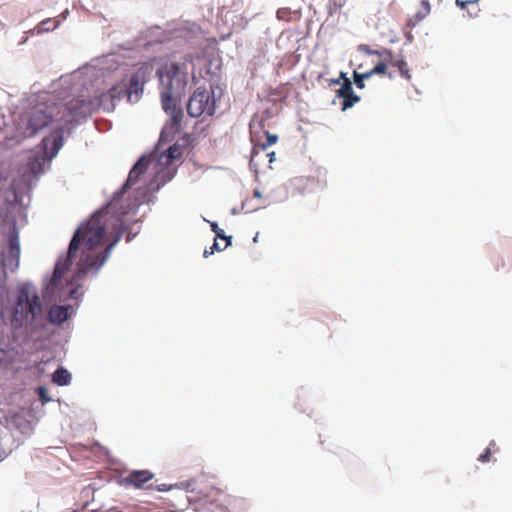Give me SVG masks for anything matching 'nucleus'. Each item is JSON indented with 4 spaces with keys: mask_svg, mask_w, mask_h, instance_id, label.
<instances>
[{
    "mask_svg": "<svg viewBox=\"0 0 512 512\" xmlns=\"http://www.w3.org/2000/svg\"><path fill=\"white\" fill-rule=\"evenodd\" d=\"M16 313L25 320H35L42 314V304L35 291L29 287H22L17 296Z\"/></svg>",
    "mask_w": 512,
    "mask_h": 512,
    "instance_id": "423d86ee",
    "label": "nucleus"
},
{
    "mask_svg": "<svg viewBox=\"0 0 512 512\" xmlns=\"http://www.w3.org/2000/svg\"><path fill=\"white\" fill-rule=\"evenodd\" d=\"M210 249L214 252L215 250L221 251V250H224L225 248H224V247H223V248H220V247H219V245H218V243L215 241V242L213 243V245L210 247Z\"/></svg>",
    "mask_w": 512,
    "mask_h": 512,
    "instance_id": "f704fd0d",
    "label": "nucleus"
},
{
    "mask_svg": "<svg viewBox=\"0 0 512 512\" xmlns=\"http://www.w3.org/2000/svg\"><path fill=\"white\" fill-rule=\"evenodd\" d=\"M37 391H38V395H39V398L42 401V403H46L51 400L50 397H48V395H47V390L45 387H39Z\"/></svg>",
    "mask_w": 512,
    "mask_h": 512,
    "instance_id": "2f4dec72",
    "label": "nucleus"
},
{
    "mask_svg": "<svg viewBox=\"0 0 512 512\" xmlns=\"http://www.w3.org/2000/svg\"><path fill=\"white\" fill-rule=\"evenodd\" d=\"M68 111L71 121L86 118L97 110L94 100L74 99L68 103Z\"/></svg>",
    "mask_w": 512,
    "mask_h": 512,
    "instance_id": "1a4fd4ad",
    "label": "nucleus"
},
{
    "mask_svg": "<svg viewBox=\"0 0 512 512\" xmlns=\"http://www.w3.org/2000/svg\"><path fill=\"white\" fill-rule=\"evenodd\" d=\"M266 142L263 143H254L252 154H251V162L257 160V158L263 154L267 148L277 142L278 137L276 135H271L268 132H265Z\"/></svg>",
    "mask_w": 512,
    "mask_h": 512,
    "instance_id": "4468645a",
    "label": "nucleus"
},
{
    "mask_svg": "<svg viewBox=\"0 0 512 512\" xmlns=\"http://www.w3.org/2000/svg\"><path fill=\"white\" fill-rule=\"evenodd\" d=\"M262 158H267L268 163L271 164L275 159V152H266L265 151L254 162H257V161L261 160Z\"/></svg>",
    "mask_w": 512,
    "mask_h": 512,
    "instance_id": "473e14b6",
    "label": "nucleus"
},
{
    "mask_svg": "<svg viewBox=\"0 0 512 512\" xmlns=\"http://www.w3.org/2000/svg\"><path fill=\"white\" fill-rule=\"evenodd\" d=\"M41 144L43 152L31 157L28 161V168L35 176L41 174L45 163L56 156L63 144V137L60 134L51 135L44 138Z\"/></svg>",
    "mask_w": 512,
    "mask_h": 512,
    "instance_id": "39448f33",
    "label": "nucleus"
},
{
    "mask_svg": "<svg viewBox=\"0 0 512 512\" xmlns=\"http://www.w3.org/2000/svg\"><path fill=\"white\" fill-rule=\"evenodd\" d=\"M20 263V243L19 236L16 229H13L8 236V251L4 257V264L10 268L11 271L18 269Z\"/></svg>",
    "mask_w": 512,
    "mask_h": 512,
    "instance_id": "9d476101",
    "label": "nucleus"
},
{
    "mask_svg": "<svg viewBox=\"0 0 512 512\" xmlns=\"http://www.w3.org/2000/svg\"><path fill=\"white\" fill-rule=\"evenodd\" d=\"M354 83L359 89H363L365 87L364 80L369 79L371 76L368 72L366 73H358L354 71L353 73Z\"/></svg>",
    "mask_w": 512,
    "mask_h": 512,
    "instance_id": "a878e982",
    "label": "nucleus"
},
{
    "mask_svg": "<svg viewBox=\"0 0 512 512\" xmlns=\"http://www.w3.org/2000/svg\"><path fill=\"white\" fill-rule=\"evenodd\" d=\"M494 446H495V442L492 441L489 444V446L487 447V449L485 450V452L478 457V461H480L482 463L489 462L491 454H492V447H494Z\"/></svg>",
    "mask_w": 512,
    "mask_h": 512,
    "instance_id": "c85d7f7f",
    "label": "nucleus"
},
{
    "mask_svg": "<svg viewBox=\"0 0 512 512\" xmlns=\"http://www.w3.org/2000/svg\"><path fill=\"white\" fill-rule=\"evenodd\" d=\"M52 380L59 386L68 385L71 381V374L68 370L60 367L52 375Z\"/></svg>",
    "mask_w": 512,
    "mask_h": 512,
    "instance_id": "f3484780",
    "label": "nucleus"
},
{
    "mask_svg": "<svg viewBox=\"0 0 512 512\" xmlns=\"http://www.w3.org/2000/svg\"><path fill=\"white\" fill-rule=\"evenodd\" d=\"M72 307L70 305H53L48 311V321L52 324L60 325L70 318Z\"/></svg>",
    "mask_w": 512,
    "mask_h": 512,
    "instance_id": "f8f14e48",
    "label": "nucleus"
},
{
    "mask_svg": "<svg viewBox=\"0 0 512 512\" xmlns=\"http://www.w3.org/2000/svg\"><path fill=\"white\" fill-rule=\"evenodd\" d=\"M237 502L236 498H233L226 493L216 488H210L208 493L203 499L197 501L195 510L197 512H223L232 511L235 512L234 503Z\"/></svg>",
    "mask_w": 512,
    "mask_h": 512,
    "instance_id": "20e7f679",
    "label": "nucleus"
},
{
    "mask_svg": "<svg viewBox=\"0 0 512 512\" xmlns=\"http://www.w3.org/2000/svg\"><path fill=\"white\" fill-rule=\"evenodd\" d=\"M150 163V160L147 159L146 157H141L136 163L135 165L133 166V168L135 169V171L139 172L140 175H142L143 173L146 172V170L148 169V165Z\"/></svg>",
    "mask_w": 512,
    "mask_h": 512,
    "instance_id": "cd10ccee",
    "label": "nucleus"
},
{
    "mask_svg": "<svg viewBox=\"0 0 512 512\" xmlns=\"http://www.w3.org/2000/svg\"><path fill=\"white\" fill-rule=\"evenodd\" d=\"M380 57L382 58V60L373 69L368 71V73L370 74V76H372L374 74H379V75L387 74L390 79L393 78V74L387 72L388 64L392 62V53L389 56H380Z\"/></svg>",
    "mask_w": 512,
    "mask_h": 512,
    "instance_id": "dca6fc26",
    "label": "nucleus"
},
{
    "mask_svg": "<svg viewBox=\"0 0 512 512\" xmlns=\"http://www.w3.org/2000/svg\"><path fill=\"white\" fill-rule=\"evenodd\" d=\"M58 110L55 105H39L32 108L23 118L18 127V134L22 137H32L47 127Z\"/></svg>",
    "mask_w": 512,
    "mask_h": 512,
    "instance_id": "7ed1b4c3",
    "label": "nucleus"
},
{
    "mask_svg": "<svg viewBox=\"0 0 512 512\" xmlns=\"http://www.w3.org/2000/svg\"><path fill=\"white\" fill-rule=\"evenodd\" d=\"M112 205L95 213L86 225L74 233L64 259H58L47 290L54 292L62 276L72 265L77 251L81 248L75 277L81 279L91 270H98L110 255L111 250L122 238L126 227L119 216L110 215Z\"/></svg>",
    "mask_w": 512,
    "mask_h": 512,
    "instance_id": "f257e3e1",
    "label": "nucleus"
},
{
    "mask_svg": "<svg viewBox=\"0 0 512 512\" xmlns=\"http://www.w3.org/2000/svg\"><path fill=\"white\" fill-rule=\"evenodd\" d=\"M161 89V104L166 112L171 113V120L176 130L180 128L183 117L181 109L176 108L177 100L186 92L189 80L195 78V64L190 54L176 56L156 71Z\"/></svg>",
    "mask_w": 512,
    "mask_h": 512,
    "instance_id": "f03ea898",
    "label": "nucleus"
},
{
    "mask_svg": "<svg viewBox=\"0 0 512 512\" xmlns=\"http://www.w3.org/2000/svg\"><path fill=\"white\" fill-rule=\"evenodd\" d=\"M126 240H127V242H129V241L131 240L130 235H128V236H127V239H126Z\"/></svg>",
    "mask_w": 512,
    "mask_h": 512,
    "instance_id": "4c0bfd02",
    "label": "nucleus"
},
{
    "mask_svg": "<svg viewBox=\"0 0 512 512\" xmlns=\"http://www.w3.org/2000/svg\"><path fill=\"white\" fill-rule=\"evenodd\" d=\"M73 294H74V290L71 291L70 297H73Z\"/></svg>",
    "mask_w": 512,
    "mask_h": 512,
    "instance_id": "ea45409f",
    "label": "nucleus"
},
{
    "mask_svg": "<svg viewBox=\"0 0 512 512\" xmlns=\"http://www.w3.org/2000/svg\"><path fill=\"white\" fill-rule=\"evenodd\" d=\"M210 226H211L212 231L216 234L217 238H220V239H223L226 241L224 248L228 247L231 244L232 237L226 236L224 234L223 229L219 228V226L216 222H211Z\"/></svg>",
    "mask_w": 512,
    "mask_h": 512,
    "instance_id": "b1692460",
    "label": "nucleus"
},
{
    "mask_svg": "<svg viewBox=\"0 0 512 512\" xmlns=\"http://www.w3.org/2000/svg\"><path fill=\"white\" fill-rule=\"evenodd\" d=\"M182 155V150L177 145L170 146L167 151L164 153L163 157L166 158V164L172 163L174 160L180 158Z\"/></svg>",
    "mask_w": 512,
    "mask_h": 512,
    "instance_id": "aec40b11",
    "label": "nucleus"
},
{
    "mask_svg": "<svg viewBox=\"0 0 512 512\" xmlns=\"http://www.w3.org/2000/svg\"><path fill=\"white\" fill-rule=\"evenodd\" d=\"M431 11V6L428 0H422L420 3L419 10L409 18L407 22V26L409 28H414L418 25L424 18H426Z\"/></svg>",
    "mask_w": 512,
    "mask_h": 512,
    "instance_id": "ddd939ff",
    "label": "nucleus"
},
{
    "mask_svg": "<svg viewBox=\"0 0 512 512\" xmlns=\"http://www.w3.org/2000/svg\"><path fill=\"white\" fill-rule=\"evenodd\" d=\"M93 100L97 103V110L102 107L105 111L110 112L114 110L116 105L109 91L101 93Z\"/></svg>",
    "mask_w": 512,
    "mask_h": 512,
    "instance_id": "2eb2a0df",
    "label": "nucleus"
},
{
    "mask_svg": "<svg viewBox=\"0 0 512 512\" xmlns=\"http://www.w3.org/2000/svg\"><path fill=\"white\" fill-rule=\"evenodd\" d=\"M394 67H396L400 73V75L406 80H411L410 69L407 62L404 59L396 60L392 63Z\"/></svg>",
    "mask_w": 512,
    "mask_h": 512,
    "instance_id": "412c9836",
    "label": "nucleus"
},
{
    "mask_svg": "<svg viewBox=\"0 0 512 512\" xmlns=\"http://www.w3.org/2000/svg\"><path fill=\"white\" fill-rule=\"evenodd\" d=\"M59 25H60V20H58L57 18H48V19L41 21L38 24L37 30H38V33L49 32V31L56 29Z\"/></svg>",
    "mask_w": 512,
    "mask_h": 512,
    "instance_id": "6ab92c4d",
    "label": "nucleus"
},
{
    "mask_svg": "<svg viewBox=\"0 0 512 512\" xmlns=\"http://www.w3.org/2000/svg\"><path fill=\"white\" fill-rule=\"evenodd\" d=\"M213 253H214V252L209 248V250H208V249H206V250L204 251V254H203V255H204V257H205V258H207V257H209L210 255H212Z\"/></svg>",
    "mask_w": 512,
    "mask_h": 512,
    "instance_id": "c9c22d12",
    "label": "nucleus"
},
{
    "mask_svg": "<svg viewBox=\"0 0 512 512\" xmlns=\"http://www.w3.org/2000/svg\"><path fill=\"white\" fill-rule=\"evenodd\" d=\"M112 100L116 103L122 97L127 96V83L121 81L115 84L111 89H109Z\"/></svg>",
    "mask_w": 512,
    "mask_h": 512,
    "instance_id": "a211bd4d",
    "label": "nucleus"
},
{
    "mask_svg": "<svg viewBox=\"0 0 512 512\" xmlns=\"http://www.w3.org/2000/svg\"><path fill=\"white\" fill-rule=\"evenodd\" d=\"M171 488V486H167L166 484H160L157 486L158 491H167Z\"/></svg>",
    "mask_w": 512,
    "mask_h": 512,
    "instance_id": "72a5a7b5",
    "label": "nucleus"
},
{
    "mask_svg": "<svg viewBox=\"0 0 512 512\" xmlns=\"http://www.w3.org/2000/svg\"><path fill=\"white\" fill-rule=\"evenodd\" d=\"M187 112L191 117H200L203 114L212 116L215 113V99L205 89L198 88L189 98Z\"/></svg>",
    "mask_w": 512,
    "mask_h": 512,
    "instance_id": "0eeeda50",
    "label": "nucleus"
},
{
    "mask_svg": "<svg viewBox=\"0 0 512 512\" xmlns=\"http://www.w3.org/2000/svg\"><path fill=\"white\" fill-rule=\"evenodd\" d=\"M153 477L154 474L149 470H134L121 478L120 485L126 488L141 489L145 488L146 483L151 481Z\"/></svg>",
    "mask_w": 512,
    "mask_h": 512,
    "instance_id": "9b49d317",
    "label": "nucleus"
},
{
    "mask_svg": "<svg viewBox=\"0 0 512 512\" xmlns=\"http://www.w3.org/2000/svg\"><path fill=\"white\" fill-rule=\"evenodd\" d=\"M341 77L344 78V82L341 86V88L337 91V94L340 98L344 99L347 96H350L352 93H354L352 88V83L348 78L345 77L344 73H341Z\"/></svg>",
    "mask_w": 512,
    "mask_h": 512,
    "instance_id": "4be33fe9",
    "label": "nucleus"
},
{
    "mask_svg": "<svg viewBox=\"0 0 512 512\" xmlns=\"http://www.w3.org/2000/svg\"><path fill=\"white\" fill-rule=\"evenodd\" d=\"M289 15H290L289 8H279L276 12V16L279 20H288Z\"/></svg>",
    "mask_w": 512,
    "mask_h": 512,
    "instance_id": "c756f323",
    "label": "nucleus"
},
{
    "mask_svg": "<svg viewBox=\"0 0 512 512\" xmlns=\"http://www.w3.org/2000/svg\"><path fill=\"white\" fill-rule=\"evenodd\" d=\"M359 51L367 54V55H377V56H389L391 54V50L382 49V50H373L369 45L362 44L358 47Z\"/></svg>",
    "mask_w": 512,
    "mask_h": 512,
    "instance_id": "5701e85b",
    "label": "nucleus"
},
{
    "mask_svg": "<svg viewBox=\"0 0 512 512\" xmlns=\"http://www.w3.org/2000/svg\"><path fill=\"white\" fill-rule=\"evenodd\" d=\"M66 14H68V10H65V12L62 13L63 16H65Z\"/></svg>",
    "mask_w": 512,
    "mask_h": 512,
    "instance_id": "58836bf2",
    "label": "nucleus"
},
{
    "mask_svg": "<svg viewBox=\"0 0 512 512\" xmlns=\"http://www.w3.org/2000/svg\"><path fill=\"white\" fill-rule=\"evenodd\" d=\"M140 176H141L140 173L135 171L134 168H132L129 172L126 182L123 185V189L124 190L130 189L133 185H135L138 182Z\"/></svg>",
    "mask_w": 512,
    "mask_h": 512,
    "instance_id": "393cba45",
    "label": "nucleus"
},
{
    "mask_svg": "<svg viewBox=\"0 0 512 512\" xmlns=\"http://www.w3.org/2000/svg\"><path fill=\"white\" fill-rule=\"evenodd\" d=\"M479 0H456V5L461 9H466L469 5H474Z\"/></svg>",
    "mask_w": 512,
    "mask_h": 512,
    "instance_id": "7c9ffc66",
    "label": "nucleus"
},
{
    "mask_svg": "<svg viewBox=\"0 0 512 512\" xmlns=\"http://www.w3.org/2000/svg\"><path fill=\"white\" fill-rule=\"evenodd\" d=\"M360 97L357 96L355 93H352L350 96H347L343 99L342 102V110H347L354 106L355 103L359 102Z\"/></svg>",
    "mask_w": 512,
    "mask_h": 512,
    "instance_id": "bb28decb",
    "label": "nucleus"
},
{
    "mask_svg": "<svg viewBox=\"0 0 512 512\" xmlns=\"http://www.w3.org/2000/svg\"><path fill=\"white\" fill-rule=\"evenodd\" d=\"M253 194H254V196H255V197H258V198H260V197H261V193H260V191H259V190H257V189H256V190H254Z\"/></svg>",
    "mask_w": 512,
    "mask_h": 512,
    "instance_id": "e433bc0d",
    "label": "nucleus"
},
{
    "mask_svg": "<svg viewBox=\"0 0 512 512\" xmlns=\"http://www.w3.org/2000/svg\"><path fill=\"white\" fill-rule=\"evenodd\" d=\"M153 72V64L145 62L131 75L129 83H127V100L130 103L138 101L140 95L143 93L145 83Z\"/></svg>",
    "mask_w": 512,
    "mask_h": 512,
    "instance_id": "6e6552de",
    "label": "nucleus"
}]
</instances>
